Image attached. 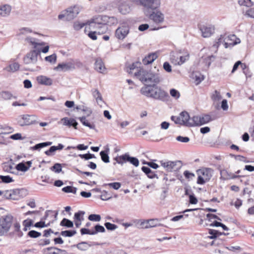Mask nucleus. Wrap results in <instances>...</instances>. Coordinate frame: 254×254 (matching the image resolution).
<instances>
[{"label": "nucleus", "instance_id": "f257e3e1", "mask_svg": "<svg viewBox=\"0 0 254 254\" xmlns=\"http://www.w3.org/2000/svg\"><path fill=\"white\" fill-rule=\"evenodd\" d=\"M142 95L147 98H152L161 101H166L169 98L168 93L161 87L154 85L145 84L140 89Z\"/></svg>", "mask_w": 254, "mask_h": 254}, {"label": "nucleus", "instance_id": "f03ea898", "mask_svg": "<svg viewBox=\"0 0 254 254\" xmlns=\"http://www.w3.org/2000/svg\"><path fill=\"white\" fill-rule=\"evenodd\" d=\"M25 41L32 45L34 50L30 51L23 58L24 63L26 64H35L37 62L38 56H40V51L37 50V46L44 45L45 43L44 42L39 43L37 42L38 39L31 37H27Z\"/></svg>", "mask_w": 254, "mask_h": 254}, {"label": "nucleus", "instance_id": "7ed1b4c3", "mask_svg": "<svg viewBox=\"0 0 254 254\" xmlns=\"http://www.w3.org/2000/svg\"><path fill=\"white\" fill-rule=\"evenodd\" d=\"M134 74L142 82L148 84L157 85L161 81V77L159 73L143 69H137Z\"/></svg>", "mask_w": 254, "mask_h": 254}, {"label": "nucleus", "instance_id": "20e7f679", "mask_svg": "<svg viewBox=\"0 0 254 254\" xmlns=\"http://www.w3.org/2000/svg\"><path fill=\"white\" fill-rule=\"evenodd\" d=\"M13 218V216L10 214L0 217V236L5 235L9 231Z\"/></svg>", "mask_w": 254, "mask_h": 254}, {"label": "nucleus", "instance_id": "39448f33", "mask_svg": "<svg viewBox=\"0 0 254 254\" xmlns=\"http://www.w3.org/2000/svg\"><path fill=\"white\" fill-rule=\"evenodd\" d=\"M139 4L144 7V11L148 12L157 9L160 5V0H138Z\"/></svg>", "mask_w": 254, "mask_h": 254}, {"label": "nucleus", "instance_id": "423d86ee", "mask_svg": "<svg viewBox=\"0 0 254 254\" xmlns=\"http://www.w3.org/2000/svg\"><path fill=\"white\" fill-rule=\"evenodd\" d=\"M108 18V16L106 15H98L94 17L90 20L87 22L90 27H94L98 26L101 25L106 24V19Z\"/></svg>", "mask_w": 254, "mask_h": 254}, {"label": "nucleus", "instance_id": "0eeeda50", "mask_svg": "<svg viewBox=\"0 0 254 254\" xmlns=\"http://www.w3.org/2000/svg\"><path fill=\"white\" fill-rule=\"evenodd\" d=\"M66 21H70L75 18L80 11V7L78 5L67 8L65 10Z\"/></svg>", "mask_w": 254, "mask_h": 254}, {"label": "nucleus", "instance_id": "6e6552de", "mask_svg": "<svg viewBox=\"0 0 254 254\" xmlns=\"http://www.w3.org/2000/svg\"><path fill=\"white\" fill-rule=\"evenodd\" d=\"M145 14L148 16L149 18L152 20L156 23H162L164 19V14L160 11L151 12V10L148 12L145 11Z\"/></svg>", "mask_w": 254, "mask_h": 254}, {"label": "nucleus", "instance_id": "1a4fd4ad", "mask_svg": "<svg viewBox=\"0 0 254 254\" xmlns=\"http://www.w3.org/2000/svg\"><path fill=\"white\" fill-rule=\"evenodd\" d=\"M129 28L127 25H123L119 27L115 31V37L119 40H124L128 35Z\"/></svg>", "mask_w": 254, "mask_h": 254}, {"label": "nucleus", "instance_id": "9d476101", "mask_svg": "<svg viewBox=\"0 0 254 254\" xmlns=\"http://www.w3.org/2000/svg\"><path fill=\"white\" fill-rule=\"evenodd\" d=\"M181 161H165L164 160H161L159 161L161 165L166 169L168 172H172L174 171L177 170L180 167H177V164L180 163Z\"/></svg>", "mask_w": 254, "mask_h": 254}, {"label": "nucleus", "instance_id": "9b49d317", "mask_svg": "<svg viewBox=\"0 0 254 254\" xmlns=\"http://www.w3.org/2000/svg\"><path fill=\"white\" fill-rule=\"evenodd\" d=\"M75 63L72 62L62 63L54 67V69L58 71L65 72L69 70L75 69Z\"/></svg>", "mask_w": 254, "mask_h": 254}, {"label": "nucleus", "instance_id": "f8f14e48", "mask_svg": "<svg viewBox=\"0 0 254 254\" xmlns=\"http://www.w3.org/2000/svg\"><path fill=\"white\" fill-rule=\"evenodd\" d=\"M202 36L204 37H209L214 31V27L211 25H203L200 27Z\"/></svg>", "mask_w": 254, "mask_h": 254}, {"label": "nucleus", "instance_id": "ddd939ff", "mask_svg": "<svg viewBox=\"0 0 254 254\" xmlns=\"http://www.w3.org/2000/svg\"><path fill=\"white\" fill-rule=\"evenodd\" d=\"M220 179L222 180L235 179L244 177L243 176L241 175H236L231 172H229L225 169H223L220 171Z\"/></svg>", "mask_w": 254, "mask_h": 254}, {"label": "nucleus", "instance_id": "4468645a", "mask_svg": "<svg viewBox=\"0 0 254 254\" xmlns=\"http://www.w3.org/2000/svg\"><path fill=\"white\" fill-rule=\"evenodd\" d=\"M46 254H68L66 251L58 248L56 247H50L44 249Z\"/></svg>", "mask_w": 254, "mask_h": 254}, {"label": "nucleus", "instance_id": "2eb2a0df", "mask_svg": "<svg viewBox=\"0 0 254 254\" xmlns=\"http://www.w3.org/2000/svg\"><path fill=\"white\" fill-rule=\"evenodd\" d=\"M197 172L201 174L206 181H209L212 176L213 170L209 168H204L198 170Z\"/></svg>", "mask_w": 254, "mask_h": 254}, {"label": "nucleus", "instance_id": "dca6fc26", "mask_svg": "<svg viewBox=\"0 0 254 254\" xmlns=\"http://www.w3.org/2000/svg\"><path fill=\"white\" fill-rule=\"evenodd\" d=\"M94 68L96 71L100 73H105L106 68L101 59L97 58L96 59L94 64Z\"/></svg>", "mask_w": 254, "mask_h": 254}, {"label": "nucleus", "instance_id": "f3484780", "mask_svg": "<svg viewBox=\"0 0 254 254\" xmlns=\"http://www.w3.org/2000/svg\"><path fill=\"white\" fill-rule=\"evenodd\" d=\"M64 126L68 127H73L74 129H77L78 123L73 118H64L62 119Z\"/></svg>", "mask_w": 254, "mask_h": 254}, {"label": "nucleus", "instance_id": "a211bd4d", "mask_svg": "<svg viewBox=\"0 0 254 254\" xmlns=\"http://www.w3.org/2000/svg\"><path fill=\"white\" fill-rule=\"evenodd\" d=\"M37 80L38 82L42 85L50 86L53 84V80L46 76L40 75L37 77Z\"/></svg>", "mask_w": 254, "mask_h": 254}, {"label": "nucleus", "instance_id": "6ab92c4d", "mask_svg": "<svg viewBox=\"0 0 254 254\" xmlns=\"http://www.w3.org/2000/svg\"><path fill=\"white\" fill-rule=\"evenodd\" d=\"M157 58V55L156 53H150L142 60V64L144 65H148L152 64Z\"/></svg>", "mask_w": 254, "mask_h": 254}, {"label": "nucleus", "instance_id": "aec40b11", "mask_svg": "<svg viewBox=\"0 0 254 254\" xmlns=\"http://www.w3.org/2000/svg\"><path fill=\"white\" fill-rule=\"evenodd\" d=\"M141 170L147 175V177L150 179L158 178L156 172L152 171L148 167L142 166L141 167Z\"/></svg>", "mask_w": 254, "mask_h": 254}, {"label": "nucleus", "instance_id": "412c9836", "mask_svg": "<svg viewBox=\"0 0 254 254\" xmlns=\"http://www.w3.org/2000/svg\"><path fill=\"white\" fill-rule=\"evenodd\" d=\"M12 98L16 99L17 97L13 96L10 91L3 90L0 92V100H8Z\"/></svg>", "mask_w": 254, "mask_h": 254}, {"label": "nucleus", "instance_id": "4be33fe9", "mask_svg": "<svg viewBox=\"0 0 254 254\" xmlns=\"http://www.w3.org/2000/svg\"><path fill=\"white\" fill-rule=\"evenodd\" d=\"M105 254H127L123 250L119 249L117 248L111 247L107 249L105 251Z\"/></svg>", "mask_w": 254, "mask_h": 254}, {"label": "nucleus", "instance_id": "5701e85b", "mask_svg": "<svg viewBox=\"0 0 254 254\" xmlns=\"http://www.w3.org/2000/svg\"><path fill=\"white\" fill-rule=\"evenodd\" d=\"M199 116H194L190 119V122L188 123V127L200 126L199 121Z\"/></svg>", "mask_w": 254, "mask_h": 254}, {"label": "nucleus", "instance_id": "b1692460", "mask_svg": "<svg viewBox=\"0 0 254 254\" xmlns=\"http://www.w3.org/2000/svg\"><path fill=\"white\" fill-rule=\"evenodd\" d=\"M52 144V142L47 141L44 142L42 143H39L36 144L33 146L30 147V149L32 150H38L39 151L41 148H44L45 147L50 146Z\"/></svg>", "mask_w": 254, "mask_h": 254}, {"label": "nucleus", "instance_id": "393cba45", "mask_svg": "<svg viewBox=\"0 0 254 254\" xmlns=\"http://www.w3.org/2000/svg\"><path fill=\"white\" fill-rule=\"evenodd\" d=\"M19 64L18 63L15 62L9 64V65L5 67L4 69L8 72H14L19 70Z\"/></svg>", "mask_w": 254, "mask_h": 254}, {"label": "nucleus", "instance_id": "a878e982", "mask_svg": "<svg viewBox=\"0 0 254 254\" xmlns=\"http://www.w3.org/2000/svg\"><path fill=\"white\" fill-rule=\"evenodd\" d=\"M180 115L181 120L183 121V125L188 127L187 124L190 122V118L188 113L186 111H183L180 114Z\"/></svg>", "mask_w": 254, "mask_h": 254}, {"label": "nucleus", "instance_id": "bb28decb", "mask_svg": "<svg viewBox=\"0 0 254 254\" xmlns=\"http://www.w3.org/2000/svg\"><path fill=\"white\" fill-rule=\"evenodd\" d=\"M78 119L81 122L82 125L84 126L88 127L90 129H94L95 127V126L93 123H91L88 122V121L86 119L85 116H82L81 117L78 118Z\"/></svg>", "mask_w": 254, "mask_h": 254}, {"label": "nucleus", "instance_id": "cd10ccee", "mask_svg": "<svg viewBox=\"0 0 254 254\" xmlns=\"http://www.w3.org/2000/svg\"><path fill=\"white\" fill-rule=\"evenodd\" d=\"M14 131L13 127L8 126L0 125V134H6Z\"/></svg>", "mask_w": 254, "mask_h": 254}, {"label": "nucleus", "instance_id": "c85d7f7f", "mask_svg": "<svg viewBox=\"0 0 254 254\" xmlns=\"http://www.w3.org/2000/svg\"><path fill=\"white\" fill-rule=\"evenodd\" d=\"M10 11L11 7L9 5L5 4L0 7V15L2 16L8 15Z\"/></svg>", "mask_w": 254, "mask_h": 254}, {"label": "nucleus", "instance_id": "c756f323", "mask_svg": "<svg viewBox=\"0 0 254 254\" xmlns=\"http://www.w3.org/2000/svg\"><path fill=\"white\" fill-rule=\"evenodd\" d=\"M208 233L210 235V236H208V238L210 239H215L217 237L222 235H226V234L224 232H220L214 229H209Z\"/></svg>", "mask_w": 254, "mask_h": 254}, {"label": "nucleus", "instance_id": "7c9ffc66", "mask_svg": "<svg viewBox=\"0 0 254 254\" xmlns=\"http://www.w3.org/2000/svg\"><path fill=\"white\" fill-rule=\"evenodd\" d=\"M2 167L3 171L5 172L11 174H16L15 171H14V168L11 164L8 163H3Z\"/></svg>", "mask_w": 254, "mask_h": 254}, {"label": "nucleus", "instance_id": "2f4dec72", "mask_svg": "<svg viewBox=\"0 0 254 254\" xmlns=\"http://www.w3.org/2000/svg\"><path fill=\"white\" fill-rule=\"evenodd\" d=\"M116 162L114 163V164L115 165L116 163H118L123 165L124 163L127 162V153L125 154L122 155L121 156H118L115 158Z\"/></svg>", "mask_w": 254, "mask_h": 254}, {"label": "nucleus", "instance_id": "473e14b6", "mask_svg": "<svg viewBox=\"0 0 254 254\" xmlns=\"http://www.w3.org/2000/svg\"><path fill=\"white\" fill-rule=\"evenodd\" d=\"M93 28L96 29L97 34L99 35H101L105 33L108 30L107 24L101 25L98 26L94 27Z\"/></svg>", "mask_w": 254, "mask_h": 254}, {"label": "nucleus", "instance_id": "72a5a7b5", "mask_svg": "<svg viewBox=\"0 0 254 254\" xmlns=\"http://www.w3.org/2000/svg\"><path fill=\"white\" fill-rule=\"evenodd\" d=\"M91 91L93 96L96 99L98 103H99L100 101L103 102L101 94L97 89H93Z\"/></svg>", "mask_w": 254, "mask_h": 254}, {"label": "nucleus", "instance_id": "f704fd0d", "mask_svg": "<svg viewBox=\"0 0 254 254\" xmlns=\"http://www.w3.org/2000/svg\"><path fill=\"white\" fill-rule=\"evenodd\" d=\"M91 246V244L87 242H82L77 244L76 247L78 250L84 251L88 250Z\"/></svg>", "mask_w": 254, "mask_h": 254}, {"label": "nucleus", "instance_id": "c9c22d12", "mask_svg": "<svg viewBox=\"0 0 254 254\" xmlns=\"http://www.w3.org/2000/svg\"><path fill=\"white\" fill-rule=\"evenodd\" d=\"M136 226L140 229L148 228L147 220H135L134 221Z\"/></svg>", "mask_w": 254, "mask_h": 254}, {"label": "nucleus", "instance_id": "e433bc0d", "mask_svg": "<svg viewBox=\"0 0 254 254\" xmlns=\"http://www.w3.org/2000/svg\"><path fill=\"white\" fill-rule=\"evenodd\" d=\"M61 226H64L66 228H72L73 227V223L72 221L64 218L60 222Z\"/></svg>", "mask_w": 254, "mask_h": 254}, {"label": "nucleus", "instance_id": "4c0bfd02", "mask_svg": "<svg viewBox=\"0 0 254 254\" xmlns=\"http://www.w3.org/2000/svg\"><path fill=\"white\" fill-rule=\"evenodd\" d=\"M127 161L129 162L135 167H137L139 165V162L138 159L135 157H131L129 156L128 153H127Z\"/></svg>", "mask_w": 254, "mask_h": 254}, {"label": "nucleus", "instance_id": "58836bf2", "mask_svg": "<svg viewBox=\"0 0 254 254\" xmlns=\"http://www.w3.org/2000/svg\"><path fill=\"white\" fill-rule=\"evenodd\" d=\"M199 121L200 126L209 123L211 121V117L209 115H204L202 116H199Z\"/></svg>", "mask_w": 254, "mask_h": 254}, {"label": "nucleus", "instance_id": "ea45409f", "mask_svg": "<svg viewBox=\"0 0 254 254\" xmlns=\"http://www.w3.org/2000/svg\"><path fill=\"white\" fill-rule=\"evenodd\" d=\"M76 234V231L74 230H68L62 231L60 234L63 237H71Z\"/></svg>", "mask_w": 254, "mask_h": 254}, {"label": "nucleus", "instance_id": "a19ab883", "mask_svg": "<svg viewBox=\"0 0 254 254\" xmlns=\"http://www.w3.org/2000/svg\"><path fill=\"white\" fill-rule=\"evenodd\" d=\"M227 39H229V36L226 37V35H221L220 37L218 39L217 42L213 44V47L217 48L221 44H224Z\"/></svg>", "mask_w": 254, "mask_h": 254}, {"label": "nucleus", "instance_id": "79ce46f5", "mask_svg": "<svg viewBox=\"0 0 254 254\" xmlns=\"http://www.w3.org/2000/svg\"><path fill=\"white\" fill-rule=\"evenodd\" d=\"M84 214L85 212L84 211H78L77 212L75 213L73 217L74 221H83Z\"/></svg>", "mask_w": 254, "mask_h": 254}, {"label": "nucleus", "instance_id": "37998d69", "mask_svg": "<svg viewBox=\"0 0 254 254\" xmlns=\"http://www.w3.org/2000/svg\"><path fill=\"white\" fill-rule=\"evenodd\" d=\"M105 232V228L103 226L98 224L94 226V230H92V233H93V235H94L98 233H104Z\"/></svg>", "mask_w": 254, "mask_h": 254}, {"label": "nucleus", "instance_id": "c03bdc74", "mask_svg": "<svg viewBox=\"0 0 254 254\" xmlns=\"http://www.w3.org/2000/svg\"><path fill=\"white\" fill-rule=\"evenodd\" d=\"M62 191L66 193H72L76 194L77 188L72 186H67L62 189Z\"/></svg>", "mask_w": 254, "mask_h": 254}, {"label": "nucleus", "instance_id": "a18cd8bd", "mask_svg": "<svg viewBox=\"0 0 254 254\" xmlns=\"http://www.w3.org/2000/svg\"><path fill=\"white\" fill-rule=\"evenodd\" d=\"M20 192L19 189L11 190V199L18 200L20 198Z\"/></svg>", "mask_w": 254, "mask_h": 254}, {"label": "nucleus", "instance_id": "49530a36", "mask_svg": "<svg viewBox=\"0 0 254 254\" xmlns=\"http://www.w3.org/2000/svg\"><path fill=\"white\" fill-rule=\"evenodd\" d=\"M14 180L9 176H2L0 175V183H3L5 184L13 182Z\"/></svg>", "mask_w": 254, "mask_h": 254}, {"label": "nucleus", "instance_id": "de8ad7c7", "mask_svg": "<svg viewBox=\"0 0 254 254\" xmlns=\"http://www.w3.org/2000/svg\"><path fill=\"white\" fill-rule=\"evenodd\" d=\"M22 119L24 120V122L20 124V125L21 126H27L33 124L32 121H30V116L28 115H23Z\"/></svg>", "mask_w": 254, "mask_h": 254}, {"label": "nucleus", "instance_id": "09e8293b", "mask_svg": "<svg viewBox=\"0 0 254 254\" xmlns=\"http://www.w3.org/2000/svg\"><path fill=\"white\" fill-rule=\"evenodd\" d=\"M100 155L101 157L102 160L106 163H109L110 162L109 156L108 155V152L106 151H101L100 152Z\"/></svg>", "mask_w": 254, "mask_h": 254}, {"label": "nucleus", "instance_id": "8fccbe9b", "mask_svg": "<svg viewBox=\"0 0 254 254\" xmlns=\"http://www.w3.org/2000/svg\"><path fill=\"white\" fill-rule=\"evenodd\" d=\"M14 232L16 233V235L18 237H21L23 234V232L20 230V225L19 223L16 222L14 224Z\"/></svg>", "mask_w": 254, "mask_h": 254}, {"label": "nucleus", "instance_id": "3c124183", "mask_svg": "<svg viewBox=\"0 0 254 254\" xmlns=\"http://www.w3.org/2000/svg\"><path fill=\"white\" fill-rule=\"evenodd\" d=\"M15 169L17 171L26 172L28 170V167H27L26 165L24 163L21 162L16 165Z\"/></svg>", "mask_w": 254, "mask_h": 254}, {"label": "nucleus", "instance_id": "603ef678", "mask_svg": "<svg viewBox=\"0 0 254 254\" xmlns=\"http://www.w3.org/2000/svg\"><path fill=\"white\" fill-rule=\"evenodd\" d=\"M51 170L56 173H60L62 170V164L57 163L51 168Z\"/></svg>", "mask_w": 254, "mask_h": 254}, {"label": "nucleus", "instance_id": "864d4df0", "mask_svg": "<svg viewBox=\"0 0 254 254\" xmlns=\"http://www.w3.org/2000/svg\"><path fill=\"white\" fill-rule=\"evenodd\" d=\"M27 236L32 238H37L41 236V233L35 230H31L28 232Z\"/></svg>", "mask_w": 254, "mask_h": 254}, {"label": "nucleus", "instance_id": "5fc2aeb1", "mask_svg": "<svg viewBox=\"0 0 254 254\" xmlns=\"http://www.w3.org/2000/svg\"><path fill=\"white\" fill-rule=\"evenodd\" d=\"M88 219L91 221L99 222L101 220V216L99 214H92L88 216Z\"/></svg>", "mask_w": 254, "mask_h": 254}, {"label": "nucleus", "instance_id": "6e6d98bb", "mask_svg": "<svg viewBox=\"0 0 254 254\" xmlns=\"http://www.w3.org/2000/svg\"><path fill=\"white\" fill-rule=\"evenodd\" d=\"M158 219H157L147 220L148 228L157 226L158 225Z\"/></svg>", "mask_w": 254, "mask_h": 254}, {"label": "nucleus", "instance_id": "4d7b16f0", "mask_svg": "<svg viewBox=\"0 0 254 254\" xmlns=\"http://www.w3.org/2000/svg\"><path fill=\"white\" fill-rule=\"evenodd\" d=\"M108 186L110 187L113 188L114 190H117L121 187V184L119 182L111 183L109 184H105L103 186Z\"/></svg>", "mask_w": 254, "mask_h": 254}, {"label": "nucleus", "instance_id": "13d9d810", "mask_svg": "<svg viewBox=\"0 0 254 254\" xmlns=\"http://www.w3.org/2000/svg\"><path fill=\"white\" fill-rule=\"evenodd\" d=\"M86 25H88V24H87V22L85 23L75 21L73 24V28L75 30L78 31Z\"/></svg>", "mask_w": 254, "mask_h": 254}, {"label": "nucleus", "instance_id": "bf43d9fd", "mask_svg": "<svg viewBox=\"0 0 254 254\" xmlns=\"http://www.w3.org/2000/svg\"><path fill=\"white\" fill-rule=\"evenodd\" d=\"M170 94L171 96L175 98V99H178L180 97V92L176 89L174 88L171 89L170 90Z\"/></svg>", "mask_w": 254, "mask_h": 254}, {"label": "nucleus", "instance_id": "052dcab7", "mask_svg": "<svg viewBox=\"0 0 254 254\" xmlns=\"http://www.w3.org/2000/svg\"><path fill=\"white\" fill-rule=\"evenodd\" d=\"M78 156L80 157V158L84 159L85 160H88L89 159L95 158L94 154H91L90 153L84 154H79Z\"/></svg>", "mask_w": 254, "mask_h": 254}, {"label": "nucleus", "instance_id": "680f3d73", "mask_svg": "<svg viewBox=\"0 0 254 254\" xmlns=\"http://www.w3.org/2000/svg\"><path fill=\"white\" fill-rule=\"evenodd\" d=\"M117 19L114 16L109 17L108 16V18L106 19V24L107 25H112L117 23Z\"/></svg>", "mask_w": 254, "mask_h": 254}, {"label": "nucleus", "instance_id": "e2e57ef3", "mask_svg": "<svg viewBox=\"0 0 254 254\" xmlns=\"http://www.w3.org/2000/svg\"><path fill=\"white\" fill-rule=\"evenodd\" d=\"M100 198L103 200H107L112 198L110 194L105 190H104L100 196Z\"/></svg>", "mask_w": 254, "mask_h": 254}, {"label": "nucleus", "instance_id": "0e129e2a", "mask_svg": "<svg viewBox=\"0 0 254 254\" xmlns=\"http://www.w3.org/2000/svg\"><path fill=\"white\" fill-rule=\"evenodd\" d=\"M57 55L56 54H53L50 56L45 57V60L51 63H55L56 62Z\"/></svg>", "mask_w": 254, "mask_h": 254}, {"label": "nucleus", "instance_id": "69168bd1", "mask_svg": "<svg viewBox=\"0 0 254 254\" xmlns=\"http://www.w3.org/2000/svg\"><path fill=\"white\" fill-rule=\"evenodd\" d=\"M104 225L107 230L111 231L115 230L118 227L116 224H112L110 222H106Z\"/></svg>", "mask_w": 254, "mask_h": 254}, {"label": "nucleus", "instance_id": "338daca9", "mask_svg": "<svg viewBox=\"0 0 254 254\" xmlns=\"http://www.w3.org/2000/svg\"><path fill=\"white\" fill-rule=\"evenodd\" d=\"M171 119L172 121H174L176 124L183 125V121L181 120L180 116L179 117L172 116L171 117Z\"/></svg>", "mask_w": 254, "mask_h": 254}, {"label": "nucleus", "instance_id": "774afa93", "mask_svg": "<svg viewBox=\"0 0 254 254\" xmlns=\"http://www.w3.org/2000/svg\"><path fill=\"white\" fill-rule=\"evenodd\" d=\"M176 140L178 141L183 142V143H187L189 142L190 139L188 136H178L176 137Z\"/></svg>", "mask_w": 254, "mask_h": 254}]
</instances>
